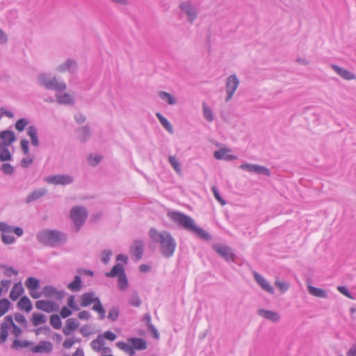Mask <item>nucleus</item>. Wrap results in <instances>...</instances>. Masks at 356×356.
<instances>
[{
    "label": "nucleus",
    "instance_id": "nucleus-1",
    "mask_svg": "<svg viewBox=\"0 0 356 356\" xmlns=\"http://www.w3.org/2000/svg\"><path fill=\"white\" fill-rule=\"evenodd\" d=\"M149 236L154 243L159 245V250L163 257L170 258L173 256L177 242L169 232L159 231L152 227L149 231Z\"/></svg>",
    "mask_w": 356,
    "mask_h": 356
},
{
    "label": "nucleus",
    "instance_id": "nucleus-2",
    "mask_svg": "<svg viewBox=\"0 0 356 356\" xmlns=\"http://www.w3.org/2000/svg\"><path fill=\"white\" fill-rule=\"evenodd\" d=\"M167 216L171 221L181 227L185 230L196 234L198 237L206 241L211 240V235L202 228L197 227L195 225V220L189 216L179 211H168Z\"/></svg>",
    "mask_w": 356,
    "mask_h": 356
},
{
    "label": "nucleus",
    "instance_id": "nucleus-3",
    "mask_svg": "<svg viewBox=\"0 0 356 356\" xmlns=\"http://www.w3.org/2000/svg\"><path fill=\"white\" fill-rule=\"evenodd\" d=\"M37 236L40 243L51 247L62 245L67 240V235L58 230H42L38 232Z\"/></svg>",
    "mask_w": 356,
    "mask_h": 356
},
{
    "label": "nucleus",
    "instance_id": "nucleus-4",
    "mask_svg": "<svg viewBox=\"0 0 356 356\" xmlns=\"http://www.w3.org/2000/svg\"><path fill=\"white\" fill-rule=\"evenodd\" d=\"M80 305L82 307H88L93 305L92 309L99 314V318L103 320L105 318L106 310L104 309L100 299L96 296L94 291L83 293L80 297Z\"/></svg>",
    "mask_w": 356,
    "mask_h": 356
},
{
    "label": "nucleus",
    "instance_id": "nucleus-5",
    "mask_svg": "<svg viewBox=\"0 0 356 356\" xmlns=\"http://www.w3.org/2000/svg\"><path fill=\"white\" fill-rule=\"evenodd\" d=\"M0 232H2V241L3 243L8 245L14 243L15 239L13 236L14 233L18 236H22V228L8 225L4 222H0Z\"/></svg>",
    "mask_w": 356,
    "mask_h": 356
},
{
    "label": "nucleus",
    "instance_id": "nucleus-6",
    "mask_svg": "<svg viewBox=\"0 0 356 356\" xmlns=\"http://www.w3.org/2000/svg\"><path fill=\"white\" fill-rule=\"evenodd\" d=\"M106 276L108 277H118V287L120 290L124 291L128 287V280L122 264H116L110 272L106 273Z\"/></svg>",
    "mask_w": 356,
    "mask_h": 356
},
{
    "label": "nucleus",
    "instance_id": "nucleus-7",
    "mask_svg": "<svg viewBox=\"0 0 356 356\" xmlns=\"http://www.w3.org/2000/svg\"><path fill=\"white\" fill-rule=\"evenodd\" d=\"M70 216L74 222L75 232H77L85 222L88 216L87 210L82 207H74L71 209Z\"/></svg>",
    "mask_w": 356,
    "mask_h": 356
},
{
    "label": "nucleus",
    "instance_id": "nucleus-8",
    "mask_svg": "<svg viewBox=\"0 0 356 356\" xmlns=\"http://www.w3.org/2000/svg\"><path fill=\"white\" fill-rule=\"evenodd\" d=\"M179 8L186 15L188 22L193 24L198 16L196 6L191 1H184L179 4Z\"/></svg>",
    "mask_w": 356,
    "mask_h": 356
},
{
    "label": "nucleus",
    "instance_id": "nucleus-9",
    "mask_svg": "<svg viewBox=\"0 0 356 356\" xmlns=\"http://www.w3.org/2000/svg\"><path fill=\"white\" fill-rule=\"evenodd\" d=\"M56 71L60 74L67 72L69 74L74 75L79 71V65L76 60L67 58L56 66Z\"/></svg>",
    "mask_w": 356,
    "mask_h": 356
},
{
    "label": "nucleus",
    "instance_id": "nucleus-10",
    "mask_svg": "<svg viewBox=\"0 0 356 356\" xmlns=\"http://www.w3.org/2000/svg\"><path fill=\"white\" fill-rule=\"evenodd\" d=\"M239 83V79L236 74H232L227 78L225 83L226 102H228L233 97Z\"/></svg>",
    "mask_w": 356,
    "mask_h": 356
},
{
    "label": "nucleus",
    "instance_id": "nucleus-11",
    "mask_svg": "<svg viewBox=\"0 0 356 356\" xmlns=\"http://www.w3.org/2000/svg\"><path fill=\"white\" fill-rule=\"evenodd\" d=\"M46 182L53 185H69L74 182V178L69 175H54L44 178Z\"/></svg>",
    "mask_w": 356,
    "mask_h": 356
},
{
    "label": "nucleus",
    "instance_id": "nucleus-12",
    "mask_svg": "<svg viewBox=\"0 0 356 356\" xmlns=\"http://www.w3.org/2000/svg\"><path fill=\"white\" fill-rule=\"evenodd\" d=\"M26 288L29 290L30 296L34 299H38L41 297V293L38 291L40 289V281L33 277H29L25 282Z\"/></svg>",
    "mask_w": 356,
    "mask_h": 356
},
{
    "label": "nucleus",
    "instance_id": "nucleus-13",
    "mask_svg": "<svg viewBox=\"0 0 356 356\" xmlns=\"http://www.w3.org/2000/svg\"><path fill=\"white\" fill-rule=\"evenodd\" d=\"M213 249L227 261L234 260L235 255L229 246L217 243L213 245Z\"/></svg>",
    "mask_w": 356,
    "mask_h": 356
},
{
    "label": "nucleus",
    "instance_id": "nucleus-14",
    "mask_svg": "<svg viewBox=\"0 0 356 356\" xmlns=\"http://www.w3.org/2000/svg\"><path fill=\"white\" fill-rule=\"evenodd\" d=\"M41 296H43L46 298H54L57 300H60L63 298L65 293L63 291L58 290L56 287L50 285L44 286L42 291H40Z\"/></svg>",
    "mask_w": 356,
    "mask_h": 356
},
{
    "label": "nucleus",
    "instance_id": "nucleus-15",
    "mask_svg": "<svg viewBox=\"0 0 356 356\" xmlns=\"http://www.w3.org/2000/svg\"><path fill=\"white\" fill-rule=\"evenodd\" d=\"M14 325L13 317L6 316L0 326V343L6 341L8 335V330Z\"/></svg>",
    "mask_w": 356,
    "mask_h": 356
},
{
    "label": "nucleus",
    "instance_id": "nucleus-16",
    "mask_svg": "<svg viewBox=\"0 0 356 356\" xmlns=\"http://www.w3.org/2000/svg\"><path fill=\"white\" fill-rule=\"evenodd\" d=\"M35 307L39 310H42L47 313L56 312L59 309L58 304L53 301L45 300H38L35 302Z\"/></svg>",
    "mask_w": 356,
    "mask_h": 356
},
{
    "label": "nucleus",
    "instance_id": "nucleus-17",
    "mask_svg": "<svg viewBox=\"0 0 356 356\" xmlns=\"http://www.w3.org/2000/svg\"><path fill=\"white\" fill-rule=\"evenodd\" d=\"M331 67L340 77L345 80L350 81L356 79V75L353 72L343 67L335 64H332Z\"/></svg>",
    "mask_w": 356,
    "mask_h": 356
},
{
    "label": "nucleus",
    "instance_id": "nucleus-18",
    "mask_svg": "<svg viewBox=\"0 0 356 356\" xmlns=\"http://www.w3.org/2000/svg\"><path fill=\"white\" fill-rule=\"evenodd\" d=\"M257 314L259 316L275 323H277L280 321V314L275 311L259 309L257 310Z\"/></svg>",
    "mask_w": 356,
    "mask_h": 356
},
{
    "label": "nucleus",
    "instance_id": "nucleus-19",
    "mask_svg": "<svg viewBox=\"0 0 356 356\" xmlns=\"http://www.w3.org/2000/svg\"><path fill=\"white\" fill-rule=\"evenodd\" d=\"M56 98L59 104L73 106L75 104L74 97L67 92H58L56 94Z\"/></svg>",
    "mask_w": 356,
    "mask_h": 356
},
{
    "label": "nucleus",
    "instance_id": "nucleus-20",
    "mask_svg": "<svg viewBox=\"0 0 356 356\" xmlns=\"http://www.w3.org/2000/svg\"><path fill=\"white\" fill-rule=\"evenodd\" d=\"M144 251V243L141 240L134 241L130 248V253L136 257L137 260L142 257Z\"/></svg>",
    "mask_w": 356,
    "mask_h": 356
},
{
    "label": "nucleus",
    "instance_id": "nucleus-21",
    "mask_svg": "<svg viewBox=\"0 0 356 356\" xmlns=\"http://www.w3.org/2000/svg\"><path fill=\"white\" fill-rule=\"evenodd\" d=\"M53 74L49 72H41L37 76L38 84L46 90H48L49 86H51V81L52 79Z\"/></svg>",
    "mask_w": 356,
    "mask_h": 356
},
{
    "label": "nucleus",
    "instance_id": "nucleus-22",
    "mask_svg": "<svg viewBox=\"0 0 356 356\" xmlns=\"http://www.w3.org/2000/svg\"><path fill=\"white\" fill-rule=\"evenodd\" d=\"M51 86H49V90H54L56 92L65 91L67 88L66 83L56 76L53 75L51 81Z\"/></svg>",
    "mask_w": 356,
    "mask_h": 356
},
{
    "label": "nucleus",
    "instance_id": "nucleus-23",
    "mask_svg": "<svg viewBox=\"0 0 356 356\" xmlns=\"http://www.w3.org/2000/svg\"><path fill=\"white\" fill-rule=\"evenodd\" d=\"M24 168L31 165L35 157L34 154L29 152V142L24 139Z\"/></svg>",
    "mask_w": 356,
    "mask_h": 356
},
{
    "label": "nucleus",
    "instance_id": "nucleus-24",
    "mask_svg": "<svg viewBox=\"0 0 356 356\" xmlns=\"http://www.w3.org/2000/svg\"><path fill=\"white\" fill-rule=\"evenodd\" d=\"M254 278L257 284L266 291L273 294L274 289L273 286L267 282V280L257 272L254 273Z\"/></svg>",
    "mask_w": 356,
    "mask_h": 356
},
{
    "label": "nucleus",
    "instance_id": "nucleus-25",
    "mask_svg": "<svg viewBox=\"0 0 356 356\" xmlns=\"http://www.w3.org/2000/svg\"><path fill=\"white\" fill-rule=\"evenodd\" d=\"M52 343L49 341H40L38 345L34 346L31 348L33 353H49L52 350Z\"/></svg>",
    "mask_w": 356,
    "mask_h": 356
},
{
    "label": "nucleus",
    "instance_id": "nucleus-26",
    "mask_svg": "<svg viewBox=\"0 0 356 356\" xmlns=\"http://www.w3.org/2000/svg\"><path fill=\"white\" fill-rule=\"evenodd\" d=\"M0 138L1 139L0 144H6L9 147H12L13 143L16 140L14 132L10 130L1 131Z\"/></svg>",
    "mask_w": 356,
    "mask_h": 356
},
{
    "label": "nucleus",
    "instance_id": "nucleus-27",
    "mask_svg": "<svg viewBox=\"0 0 356 356\" xmlns=\"http://www.w3.org/2000/svg\"><path fill=\"white\" fill-rule=\"evenodd\" d=\"M79 322L76 318H68L66 321L65 325L63 329V332L65 335L69 336L79 327Z\"/></svg>",
    "mask_w": 356,
    "mask_h": 356
},
{
    "label": "nucleus",
    "instance_id": "nucleus-28",
    "mask_svg": "<svg viewBox=\"0 0 356 356\" xmlns=\"http://www.w3.org/2000/svg\"><path fill=\"white\" fill-rule=\"evenodd\" d=\"M230 150L228 149H220L214 152V157L218 160L233 161L237 159L235 155L229 154Z\"/></svg>",
    "mask_w": 356,
    "mask_h": 356
},
{
    "label": "nucleus",
    "instance_id": "nucleus-29",
    "mask_svg": "<svg viewBox=\"0 0 356 356\" xmlns=\"http://www.w3.org/2000/svg\"><path fill=\"white\" fill-rule=\"evenodd\" d=\"M79 138L81 143H85L91 137V130L88 125H84L77 129Z\"/></svg>",
    "mask_w": 356,
    "mask_h": 356
},
{
    "label": "nucleus",
    "instance_id": "nucleus-30",
    "mask_svg": "<svg viewBox=\"0 0 356 356\" xmlns=\"http://www.w3.org/2000/svg\"><path fill=\"white\" fill-rule=\"evenodd\" d=\"M10 149H13V147L7 146L6 144H0L1 161H8L12 159Z\"/></svg>",
    "mask_w": 356,
    "mask_h": 356
},
{
    "label": "nucleus",
    "instance_id": "nucleus-31",
    "mask_svg": "<svg viewBox=\"0 0 356 356\" xmlns=\"http://www.w3.org/2000/svg\"><path fill=\"white\" fill-rule=\"evenodd\" d=\"M26 134L31 138V145L38 147L39 145L38 129L33 126H30L26 129Z\"/></svg>",
    "mask_w": 356,
    "mask_h": 356
},
{
    "label": "nucleus",
    "instance_id": "nucleus-32",
    "mask_svg": "<svg viewBox=\"0 0 356 356\" xmlns=\"http://www.w3.org/2000/svg\"><path fill=\"white\" fill-rule=\"evenodd\" d=\"M104 344L105 341L102 334H98L97 338L90 342L91 348L96 352L101 351Z\"/></svg>",
    "mask_w": 356,
    "mask_h": 356
},
{
    "label": "nucleus",
    "instance_id": "nucleus-33",
    "mask_svg": "<svg viewBox=\"0 0 356 356\" xmlns=\"http://www.w3.org/2000/svg\"><path fill=\"white\" fill-rule=\"evenodd\" d=\"M128 341L131 343L132 346L136 350H143L147 347L146 341L141 338H129Z\"/></svg>",
    "mask_w": 356,
    "mask_h": 356
},
{
    "label": "nucleus",
    "instance_id": "nucleus-34",
    "mask_svg": "<svg viewBox=\"0 0 356 356\" xmlns=\"http://www.w3.org/2000/svg\"><path fill=\"white\" fill-rule=\"evenodd\" d=\"M46 193L47 190L44 188H39L38 190H35L26 197V202L30 203L33 201H35L40 198L41 197L44 196Z\"/></svg>",
    "mask_w": 356,
    "mask_h": 356
},
{
    "label": "nucleus",
    "instance_id": "nucleus-35",
    "mask_svg": "<svg viewBox=\"0 0 356 356\" xmlns=\"http://www.w3.org/2000/svg\"><path fill=\"white\" fill-rule=\"evenodd\" d=\"M82 282L79 275H75L74 280L67 284V289L73 292L79 291L81 289Z\"/></svg>",
    "mask_w": 356,
    "mask_h": 356
},
{
    "label": "nucleus",
    "instance_id": "nucleus-36",
    "mask_svg": "<svg viewBox=\"0 0 356 356\" xmlns=\"http://www.w3.org/2000/svg\"><path fill=\"white\" fill-rule=\"evenodd\" d=\"M308 291L312 296L317 298H326L327 297L326 291L321 288L309 285L308 286Z\"/></svg>",
    "mask_w": 356,
    "mask_h": 356
},
{
    "label": "nucleus",
    "instance_id": "nucleus-37",
    "mask_svg": "<svg viewBox=\"0 0 356 356\" xmlns=\"http://www.w3.org/2000/svg\"><path fill=\"white\" fill-rule=\"evenodd\" d=\"M156 116L159 119V120L160 123L162 124V126L170 134H173L174 129H173L172 125L170 124V122L164 116H163L160 113H156Z\"/></svg>",
    "mask_w": 356,
    "mask_h": 356
},
{
    "label": "nucleus",
    "instance_id": "nucleus-38",
    "mask_svg": "<svg viewBox=\"0 0 356 356\" xmlns=\"http://www.w3.org/2000/svg\"><path fill=\"white\" fill-rule=\"evenodd\" d=\"M159 96L162 100L166 102L170 105H175L177 102L176 98L168 92L160 91Z\"/></svg>",
    "mask_w": 356,
    "mask_h": 356
},
{
    "label": "nucleus",
    "instance_id": "nucleus-39",
    "mask_svg": "<svg viewBox=\"0 0 356 356\" xmlns=\"http://www.w3.org/2000/svg\"><path fill=\"white\" fill-rule=\"evenodd\" d=\"M128 302L135 307H139L141 305L142 301L136 291L133 290L131 291Z\"/></svg>",
    "mask_w": 356,
    "mask_h": 356
},
{
    "label": "nucleus",
    "instance_id": "nucleus-40",
    "mask_svg": "<svg viewBox=\"0 0 356 356\" xmlns=\"http://www.w3.org/2000/svg\"><path fill=\"white\" fill-rule=\"evenodd\" d=\"M22 293V286L21 285V282H18L15 284L14 287L12 289L10 293V298L13 300H16L18 299L19 296Z\"/></svg>",
    "mask_w": 356,
    "mask_h": 356
},
{
    "label": "nucleus",
    "instance_id": "nucleus-41",
    "mask_svg": "<svg viewBox=\"0 0 356 356\" xmlns=\"http://www.w3.org/2000/svg\"><path fill=\"white\" fill-rule=\"evenodd\" d=\"M116 346L121 349L122 350H124L125 353H127L129 355L133 356L135 354L134 348L133 346H131L126 343L124 341H118L115 343Z\"/></svg>",
    "mask_w": 356,
    "mask_h": 356
},
{
    "label": "nucleus",
    "instance_id": "nucleus-42",
    "mask_svg": "<svg viewBox=\"0 0 356 356\" xmlns=\"http://www.w3.org/2000/svg\"><path fill=\"white\" fill-rule=\"evenodd\" d=\"M202 108H203V116L204 119L211 122L213 120L214 116L212 110L208 106V105L205 103H202Z\"/></svg>",
    "mask_w": 356,
    "mask_h": 356
},
{
    "label": "nucleus",
    "instance_id": "nucleus-43",
    "mask_svg": "<svg viewBox=\"0 0 356 356\" xmlns=\"http://www.w3.org/2000/svg\"><path fill=\"white\" fill-rule=\"evenodd\" d=\"M47 321V317L40 313H33L32 317V323L35 326L40 325Z\"/></svg>",
    "mask_w": 356,
    "mask_h": 356
},
{
    "label": "nucleus",
    "instance_id": "nucleus-44",
    "mask_svg": "<svg viewBox=\"0 0 356 356\" xmlns=\"http://www.w3.org/2000/svg\"><path fill=\"white\" fill-rule=\"evenodd\" d=\"M120 314V309L117 306H113L108 311V319L110 321L115 322L119 317Z\"/></svg>",
    "mask_w": 356,
    "mask_h": 356
},
{
    "label": "nucleus",
    "instance_id": "nucleus-45",
    "mask_svg": "<svg viewBox=\"0 0 356 356\" xmlns=\"http://www.w3.org/2000/svg\"><path fill=\"white\" fill-rule=\"evenodd\" d=\"M49 322L51 325L56 330H58L62 326L60 318L58 314H53L50 316Z\"/></svg>",
    "mask_w": 356,
    "mask_h": 356
},
{
    "label": "nucleus",
    "instance_id": "nucleus-46",
    "mask_svg": "<svg viewBox=\"0 0 356 356\" xmlns=\"http://www.w3.org/2000/svg\"><path fill=\"white\" fill-rule=\"evenodd\" d=\"M10 305V302L8 299L0 300V316H3L8 311Z\"/></svg>",
    "mask_w": 356,
    "mask_h": 356
},
{
    "label": "nucleus",
    "instance_id": "nucleus-47",
    "mask_svg": "<svg viewBox=\"0 0 356 356\" xmlns=\"http://www.w3.org/2000/svg\"><path fill=\"white\" fill-rule=\"evenodd\" d=\"M254 173L257 175H264L267 177L270 176V172L268 168L257 164H256Z\"/></svg>",
    "mask_w": 356,
    "mask_h": 356
},
{
    "label": "nucleus",
    "instance_id": "nucleus-48",
    "mask_svg": "<svg viewBox=\"0 0 356 356\" xmlns=\"http://www.w3.org/2000/svg\"><path fill=\"white\" fill-rule=\"evenodd\" d=\"M168 161L174 170L179 173L181 172V166L177 158L175 156H170Z\"/></svg>",
    "mask_w": 356,
    "mask_h": 356
},
{
    "label": "nucleus",
    "instance_id": "nucleus-49",
    "mask_svg": "<svg viewBox=\"0 0 356 356\" xmlns=\"http://www.w3.org/2000/svg\"><path fill=\"white\" fill-rule=\"evenodd\" d=\"M80 333L83 337H88L92 334H93V331L92 330V327L89 325H84L80 328Z\"/></svg>",
    "mask_w": 356,
    "mask_h": 356
},
{
    "label": "nucleus",
    "instance_id": "nucleus-50",
    "mask_svg": "<svg viewBox=\"0 0 356 356\" xmlns=\"http://www.w3.org/2000/svg\"><path fill=\"white\" fill-rule=\"evenodd\" d=\"M255 168H256V164H251V163H243L240 165L241 169L245 170L248 172H252V173H254Z\"/></svg>",
    "mask_w": 356,
    "mask_h": 356
},
{
    "label": "nucleus",
    "instance_id": "nucleus-51",
    "mask_svg": "<svg viewBox=\"0 0 356 356\" xmlns=\"http://www.w3.org/2000/svg\"><path fill=\"white\" fill-rule=\"evenodd\" d=\"M211 191L214 195V197L216 199L222 204L225 205L226 204V202L220 196L218 188L216 186H212Z\"/></svg>",
    "mask_w": 356,
    "mask_h": 356
},
{
    "label": "nucleus",
    "instance_id": "nucleus-52",
    "mask_svg": "<svg viewBox=\"0 0 356 356\" xmlns=\"http://www.w3.org/2000/svg\"><path fill=\"white\" fill-rule=\"evenodd\" d=\"M112 254L111 250H105L102 252V261L106 264L111 259V256Z\"/></svg>",
    "mask_w": 356,
    "mask_h": 356
},
{
    "label": "nucleus",
    "instance_id": "nucleus-53",
    "mask_svg": "<svg viewBox=\"0 0 356 356\" xmlns=\"http://www.w3.org/2000/svg\"><path fill=\"white\" fill-rule=\"evenodd\" d=\"M275 286L282 291H286L289 288V284L282 281H276Z\"/></svg>",
    "mask_w": 356,
    "mask_h": 356
},
{
    "label": "nucleus",
    "instance_id": "nucleus-54",
    "mask_svg": "<svg viewBox=\"0 0 356 356\" xmlns=\"http://www.w3.org/2000/svg\"><path fill=\"white\" fill-rule=\"evenodd\" d=\"M32 308V303L30 299L27 296H24V311L29 312Z\"/></svg>",
    "mask_w": 356,
    "mask_h": 356
},
{
    "label": "nucleus",
    "instance_id": "nucleus-55",
    "mask_svg": "<svg viewBox=\"0 0 356 356\" xmlns=\"http://www.w3.org/2000/svg\"><path fill=\"white\" fill-rule=\"evenodd\" d=\"M1 170L6 175H11L13 172V167L9 163H3Z\"/></svg>",
    "mask_w": 356,
    "mask_h": 356
},
{
    "label": "nucleus",
    "instance_id": "nucleus-56",
    "mask_svg": "<svg viewBox=\"0 0 356 356\" xmlns=\"http://www.w3.org/2000/svg\"><path fill=\"white\" fill-rule=\"evenodd\" d=\"M102 334L103 335V339L105 338L111 341H113L117 337L116 334L111 331H106Z\"/></svg>",
    "mask_w": 356,
    "mask_h": 356
},
{
    "label": "nucleus",
    "instance_id": "nucleus-57",
    "mask_svg": "<svg viewBox=\"0 0 356 356\" xmlns=\"http://www.w3.org/2000/svg\"><path fill=\"white\" fill-rule=\"evenodd\" d=\"M67 305L69 307L72 308L74 310L78 311L79 308L76 305L74 302V296H70L67 299Z\"/></svg>",
    "mask_w": 356,
    "mask_h": 356
},
{
    "label": "nucleus",
    "instance_id": "nucleus-58",
    "mask_svg": "<svg viewBox=\"0 0 356 356\" xmlns=\"http://www.w3.org/2000/svg\"><path fill=\"white\" fill-rule=\"evenodd\" d=\"M78 317L81 320H89L91 318V314L88 311L83 310L78 314Z\"/></svg>",
    "mask_w": 356,
    "mask_h": 356
},
{
    "label": "nucleus",
    "instance_id": "nucleus-59",
    "mask_svg": "<svg viewBox=\"0 0 356 356\" xmlns=\"http://www.w3.org/2000/svg\"><path fill=\"white\" fill-rule=\"evenodd\" d=\"M76 341H74V337L67 338L63 342V347L65 348H70L74 343Z\"/></svg>",
    "mask_w": 356,
    "mask_h": 356
},
{
    "label": "nucleus",
    "instance_id": "nucleus-60",
    "mask_svg": "<svg viewBox=\"0 0 356 356\" xmlns=\"http://www.w3.org/2000/svg\"><path fill=\"white\" fill-rule=\"evenodd\" d=\"M74 120L78 124H83L86 120V117L81 113H79L74 115Z\"/></svg>",
    "mask_w": 356,
    "mask_h": 356
},
{
    "label": "nucleus",
    "instance_id": "nucleus-61",
    "mask_svg": "<svg viewBox=\"0 0 356 356\" xmlns=\"http://www.w3.org/2000/svg\"><path fill=\"white\" fill-rule=\"evenodd\" d=\"M147 330L153 335L154 338L156 339L159 338V333L153 324L149 325Z\"/></svg>",
    "mask_w": 356,
    "mask_h": 356
},
{
    "label": "nucleus",
    "instance_id": "nucleus-62",
    "mask_svg": "<svg viewBox=\"0 0 356 356\" xmlns=\"http://www.w3.org/2000/svg\"><path fill=\"white\" fill-rule=\"evenodd\" d=\"M72 314V311L67 308V307L64 306L60 310V316L62 318H65Z\"/></svg>",
    "mask_w": 356,
    "mask_h": 356
},
{
    "label": "nucleus",
    "instance_id": "nucleus-63",
    "mask_svg": "<svg viewBox=\"0 0 356 356\" xmlns=\"http://www.w3.org/2000/svg\"><path fill=\"white\" fill-rule=\"evenodd\" d=\"M346 356H356V341L351 345L346 353Z\"/></svg>",
    "mask_w": 356,
    "mask_h": 356
},
{
    "label": "nucleus",
    "instance_id": "nucleus-64",
    "mask_svg": "<svg viewBox=\"0 0 356 356\" xmlns=\"http://www.w3.org/2000/svg\"><path fill=\"white\" fill-rule=\"evenodd\" d=\"M0 115L1 117L2 115H6L7 117L10 118H12L14 117V114L10 111H8L6 108L2 107L0 108Z\"/></svg>",
    "mask_w": 356,
    "mask_h": 356
}]
</instances>
